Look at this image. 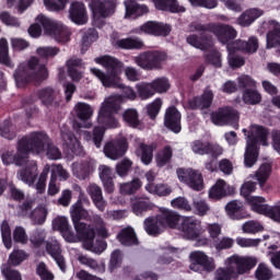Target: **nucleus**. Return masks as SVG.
<instances>
[{"label": "nucleus", "mask_w": 280, "mask_h": 280, "mask_svg": "<svg viewBox=\"0 0 280 280\" xmlns=\"http://www.w3.org/2000/svg\"><path fill=\"white\" fill-rule=\"evenodd\" d=\"M51 23H52V20L47 18L46 15L44 14L37 15L35 19V23L32 24L28 28L30 36H32V38H38V36L43 34V27L46 34H48L49 36V33L51 31Z\"/></svg>", "instance_id": "22"}, {"label": "nucleus", "mask_w": 280, "mask_h": 280, "mask_svg": "<svg viewBox=\"0 0 280 280\" xmlns=\"http://www.w3.org/2000/svg\"><path fill=\"white\" fill-rule=\"evenodd\" d=\"M49 36L55 38L57 43H69L71 33L67 27L62 26V23L52 20Z\"/></svg>", "instance_id": "31"}, {"label": "nucleus", "mask_w": 280, "mask_h": 280, "mask_svg": "<svg viewBox=\"0 0 280 280\" xmlns=\"http://www.w3.org/2000/svg\"><path fill=\"white\" fill-rule=\"evenodd\" d=\"M260 16H264V10L258 8L248 9L238 16L237 25H241V27H248Z\"/></svg>", "instance_id": "30"}, {"label": "nucleus", "mask_w": 280, "mask_h": 280, "mask_svg": "<svg viewBox=\"0 0 280 280\" xmlns=\"http://www.w3.org/2000/svg\"><path fill=\"white\" fill-rule=\"evenodd\" d=\"M190 270L198 272V266H201L203 270H213L215 265L213 258L207 256L203 252H192L190 254Z\"/></svg>", "instance_id": "21"}, {"label": "nucleus", "mask_w": 280, "mask_h": 280, "mask_svg": "<svg viewBox=\"0 0 280 280\" xmlns=\"http://www.w3.org/2000/svg\"><path fill=\"white\" fill-rule=\"evenodd\" d=\"M121 110V97L120 96H109L106 98L98 110L97 124L93 129V135L91 132L84 131L83 138L85 141H93L96 148H102V141H104V133L108 128H119V120L113 117L115 113Z\"/></svg>", "instance_id": "3"}, {"label": "nucleus", "mask_w": 280, "mask_h": 280, "mask_svg": "<svg viewBox=\"0 0 280 280\" xmlns=\"http://www.w3.org/2000/svg\"><path fill=\"white\" fill-rule=\"evenodd\" d=\"M117 237L124 246H132L138 243L137 234L132 228L124 229Z\"/></svg>", "instance_id": "42"}, {"label": "nucleus", "mask_w": 280, "mask_h": 280, "mask_svg": "<svg viewBox=\"0 0 280 280\" xmlns=\"http://www.w3.org/2000/svg\"><path fill=\"white\" fill-rule=\"evenodd\" d=\"M206 231L210 237V240H218L219 236L222 235V224L220 223H208L206 226Z\"/></svg>", "instance_id": "64"}, {"label": "nucleus", "mask_w": 280, "mask_h": 280, "mask_svg": "<svg viewBox=\"0 0 280 280\" xmlns=\"http://www.w3.org/2000/svg\"><path fill=\"white\" fill-rule=\"evenodd\" d=\"M19 69H30L31 71H47V65L40 62L38 57H31L27 61L20 63Z\"/></svg>", "instance_id": "43"}, {"label": "nucleus", "mask_w": 280, "mask_h": 280, "mask_svg": "<svg viewBox=\"0 0 280 280\" xmlns=\"http://www.w3.org/2000/svg\"><path fill=\"white\" fill-rule=\"evenodd\" d=\"M125 124H128L131 128H139L141 120L139 119V112L135 108H129L122 114Z\"/></svg>", "instance_id": "47"}, {"label": "nucleus", "mask_w": 280, "mask_h": 280, "mask_svg": "<svg viewBox=\"0 0 280 280\" xmlns=\"http://www.w3.org/2000/svg\"><path fill=\"white\" fill-rule=\"evenodd\" d=\"M190 148L194 154H199L200 156H205V154H209V142H202L200 140H196L191 142Z\"/></svg>", "instance_id": "62"}, {"label": "nucleus", "mask_w": 280, "mask_h": 280, "mask_svg": "<svg viewBox=\"0 0 280 280\" xmlns=\"http://www.w3.org/2000/svg\"><path fill=\"white\" fill-rule=\"evenodd\" d=\"M191 207L192 213H195V215H199L200 218H203V215H207V213L211 211V207L203 199H194Z\"/></svg>", "instance_id": "50"}, {"label": "nucleus", "mask_w": 280, "mask_h": 280, "mask_svg": "<svg viewBox=\"0 0 280 280\" xmlns=\"http://www.w3.org/2000/svg\"><path fill=\"white\" fill-rule=\"evenodd\" d=\"M225 212L231 220H244L248 214L244 213V203L240 200H232L226 203Z\"/></svg>", "instance_id": "32"}, {"label": "nucleus", "mask_w": 280, "mask_h": 280, "mask_svg": "<svg viewBox=\"0 0 280 280\" xmlns=\"http://www.w3.org/2000/svg\"><path fill=\"white\" fill-rule=\"evenodd\" d=\"M121 49H143V42L140 38H124L117 42Z\"/></svg>", "instance_id": "53"}, {"label": "nucleus", "mask_w": 280, "mask_h": 280, "mask_svg": "<svg viewBox=\"0 0 280 280\" xmlns=\"http://www.w3.org/2000/svg\"><path fill=\"white\" fill-rule=\"evenodd\" d=\"M172 32V27L160 22H147L136 30L137 34H151L152 36H167Z\"/></svg>", "instance_id": "18"}, {"label": "nucleus", "mask_w": 280, "mask_h": 280, "mask_svg": "<svg viewBox=\"0 0 280 280\" xmlns=\"http://www.w3.org/2000/svg\"><path fill=\"white\" fill-rule=\"evenodd\" d=\"M74 110L77 113V117L81 119V121H89L91 117H93V107L86 103H77L74 106Z\"/></svg>", "instance_id": "45"}, {"label": "nucleus", "mask_w": 280, "mask_h": 280, "mask_svg": "<svg viewBox=\"0 0 280 280\" xmlns=\"http://www.w3.org/2000/svg\"><path fill=\"white\" fill-rule=\"evenodd\" d=\"M69 0H44V5L49 12H62Z\"/></svg>", "instance_id": "54"}, {"label": "nucleus", "mask_w": 280, "mask_h": 280, "mask_svg": "<svg viewBox=\"0 0 280 280\" xmlns=\"http://www.w3.org/2000/svg\"><path fill=\"white\" fill-rule=\"evenodd\" d=\"M90 8L94 19H108L117 10V0H92Z\"/></svg>", "instance_id": "14"}, {"label": "nucleus", "mask_w": 280, "mask_h": 280, "mask_svg": "<svg viewBox=\"0 0 280 280\" xmlns=\"http://www.w3.org/2000/svg\"><path fill=\"white\" fill-rule=\"evenodd\" d=\"M95 78H98V80L102 82L104 86H117L118 89H122V96L115 95L114 97H120L121 103L124 100H136L137 98V92L132 90L130 86H124V84L119 83V75L115 72L110 71H93L92 72Z\"/></svg>", "instance_id": "8"}, {"label": "nucleus", "mask_w": 280, "mask_h": 280, "mask_svg": "<svg viewBox=\"0 0 280 280\" xmlns=\"http://www.w3.org/2000/svg\"><path fill=\"white\" fill-rule=\"evenodd\" d=\"M155 219L144 220V230L149 235H159L165 229H176L185 240H198L202 235V221L194 217H180L178 212L161 208Z\"/></svg>", "instance_id": "1"}, {"label": "nucleus", "mask_w": 280, "mask_h": 280, "mask_svg": "<svg viewBox=\"0 0 280 280\" xmlns=\"http://www.w3.org/2000/svg\"><path fill=\"white\" fill-rule=\"evenodd\" d=\"M69 19L75 25H86L89 23V13L84 3L80 1L72 2L69 8Z\"/></svg>", "instance_id": "17"}, {"label": "nucleus", "mask_w": 280, "mask_h": 280, "mask_svg": "<svg viewBox=\"0 0 280 280\" xmlns=\"http://www.w3.org/2000/svg\"><path fill=\"white\" fill-rule=\"evenodd\" d=\"M257 257L232 255L225 259V268L215 272L217 280L237 279L242 275H248L257 266Z\"/></svg>", "instance_id": "6"}, {"label": "nucleus", "mask_w": 280, "mask_h": 280, "mask_svg": "<svg viewBox=\"0 0 280 280\" xmlns=\"http://www.w3.org/2000/svg\"><path fill=\"white\" fill-rule=\"evenodd\" d=\"M272 172V167L270 163H264L256 171L254 178L257 180L259 187L264 189L266 187V183H268V178H270V174Z\"/></svg>", "instance_id": "39"}, {"label": "nucleus", "mask_w": 280, "mask_h": 280, "mask_svg": "<svg viewBox=\"0 0 280 280\" xmlns=\"http://www.w3.org/2000/svg\"><path fill=\"white\" fill-rule=\"evenodd\" d=\"M173 209H179V211L191 212L192 207L189 200L185 197H177L171 201Z\"/></svg>", "instance_id": "58"}, {"label": "nucleus", "mask_w": 280, "mask_h": 280, "mask_svg": "<svg viewBox=\"0 0 280 280\" xmlns=\"http://www.w3.org/2000/svg\"><path fill=\"white\" fill-rule=\"evenodd\" d=\"M98 174L105 191H107V194H113V191H115V185L113 184L115 175L113 174V170L109 166L101 165L98 167Z\"/></svg>", "instance_id": "34"}, {"label": "nucleus", "mask_w": 280, "mask_h": 280, "mask_svg": "<svg viewBox=\"0 0 280 280\" xmlns=\"http://www.w3.org/2000/svg\"><path fill=\"white\" fill-rule=\"evenodd\" d=\"M144 188L149 194H153L154 196L163 197L172 194V187L167 184H158L155 186L145 185Z\"/></svg>", "instance_id": "51"}, {"label": "nucleus", "mask_w": 280, "mask_h": 280, "mask_svg": "<svg viewBox=\"0 0 280 280\" xmlns=\"http://www.w3.org/2000/svg\"><path fill=\"white\" fill-rule=\"evenodd\" d=\"M93 223H94V229L101 237H109L108 229L106 228V223H104V219L100 215H94L93 217Z\"/></svg>", "instance_id": "57"}, {"label": "nucleus", "mask_w": 280, "mask_h": 280, "mask_svg": "<svg viewBox=\"0 0 280 280\" xmlns=\"http://www.w3.org/2000/svg\"><path fill=\"white\" fill-rule=\"evenodd\" d=\"M213 102V92L211 90H206L200 97H195L189 101L190 108H199L200 110H205V108H209L211 103Z\"/></svg>", "instance_id": "35"}, {"label": "nucleus", "mask_w": 280, "mask_h": 280, "mask_svg": "<svg viewBox=\"0 0 280 280\" xmlns=\"http://www.w3.org/2000/svg\"><path fill=\"white\" fill-rule=\"evenodd\" d=\"M30 152H32L30 144V135L22 138L18 143L16 153L12 151H7L2 153L1 160L4 165H18V167H23L18 172L19 180L32 187L34 185L36 177L38 176V166L35 161H30Z\"/></svg>", "instance_id": "2"}, {"label": "nucleus", "mask_w": 280, "mask_h": 280, "mask_svg": "<svg viewBox=\"0 0 280 280\" xmlns=\"http://www.w3.org/2000/svg\"><path fill=\"white\" fill-rule=\"evenodd\" d=\"M1 235L5 248L10 250L12 248V230H10V224L5 221L1 224Z\"/></svg>", "instance_id": "59"}, {"label": "nucleus", "mask_w": 280, "mask_h": 280, "mask_svg": "<svg viewBox=\"0 0 280 280\" xmlns=\"http://www.w3.org/2000/svg\"><path fill=\"white\" fill-rule=\"evenodd\" d=\"M167 91H170V81L165 78L138 85V93L142 100H150L155 93H167Z\"/></svg>", "instance_id": "11"}, {"label": "nucleus", "mask_w": 280, "mask_h": 280, "mask_svg": "<svg viewBox=\"0 0 280 280\" xmlns=\"http://www.w3.org/2000/svg\"><path fill=\"white\" fill-rule=\"evenodd\" d=\"M269 32L267 34V49H272V47L280 48V24L279 22L272 20L269 21Z\"/></svg>", "instance_id": "33"}, {"label": "nucleus", "mask_w": 280, "mask_h": 280, "mask_svg": "<svg viewBox=\"0 0 280 280\" xmlns=\"http://www.w3.org/2000/svg\"><path fill=\"white\" fill-rule=\"evenodd\" d=\"M70 215L74 229L81 237L83 248L90 250V253L102 255L108 245L105 241H95V231L89 225L80 222V220H91V213L82 207V201H78L70 208Z\"/></svg>", "instance_id": "4"}, {"label": "nucleus", "mask_w": 280, "mask_h": 280, "mask_svg": "<svg viewBox=\"0 0 280 280\" xmlns=\"http://www.w3.org/2000/svg\"><path fill=\"white\" fill-rule=\"evenodd\" d=\"M88 192L91 196L95 207L98 211H104L106 208V201H104V197L102 196V188L95 184H91L88 187Z\"/></svg>", "instance_id": "36"}, {"label": "nucleus", "mask_w": 280, "mask_h": 280, "mask_svg": "<svg viewBox=\"0 0 280 280\" xmlns=\"http://www.w3.org/2000/svg\"><path fill=\"white\" fill-rule=\"evenodd\" d=\"M47 253L55 259L57 266L60 268L61 272L67 270L65 265V257H62V249L60 248V243L56 238H50L46 242Z\"/></svg>", "instance_id": "23"}, {"label": "nucleus", "mask_w": 280, "mask_h": 280, "mask_svg": "<svg viewBox=\"0 0 280 280\" xmlns=\"http://www.w3.org/2000/svg\"><path fill=\"white\" fill-rule=\"evenodd\" d=\"M243 233L247 235H255L256 233H261L264 231V225L258 221H247L242 225Z\"/></svg>", "instance_id": "55"}, {"label": "nucleus", "mask_w": 280, "mask_h": 280, "mask_svg": "<svg viewBox=\"0 0 280 280\" xmlns=\"http://www.w3.org/2000/svg\"><path fill=\"white\" fill-rule=\"evenodd\" d=\"M93 172V165L89 163H73L72 164V174L77 176L80 180L89 177V174Z\"/></svg>", "instance_id": "41"}, {"label": "nucleus", "mask_w": 280, "mask_h": 280, "mask_svg": "<svg viewBox=\"0 0 280 280\" xmlns=\"http://www.w3.org/2000/svg\"><path fill=\"white\" fill-rule=\"evenodd\" d=\"M125 3V19H139L150 12V9L145 4H139L135 1L127 0Z\"/></svg>", "instance_id": "28"}, {"label": "nucleus", "mask_w": 280, "mask_h": 280, "mask_svg": "<svg viewBox=\"0 0 280 280\" xmlns=\"http://www.w3.org/2000/svg\"><path fill=\"white\" fill-rule=\"evenodd\" d=\"M179 183L187 185L194 191H202L205 189V178L202 173L194 168H178L176 171Z\"/></svg>", "instance_id": "9"}, {"label": "nucleus", "mask_w": 280, "mask_h": 280, "mask_svg": "<svg viewBox=\"0 0 280 280\" xmlns=\"http://www.w3.org/2000/svg\"><path fill=\"white\" fill-rule=\"evenodd\" d=\"M47 219V209L45 207L36 208L31 213V220L33 224H44Z\"/></svg>", "instance_id": "61"}, {"label": "nucleus", "mask_w": 280, "mask_h": 280, "mask_svg": "<svg viewBox=\"0 0 280 280\" xmlns=\"http://www.w3.org/2000/svg\"><path fill=\"white\" fill-rule=\"evenodd\" d=\"M212 34L223 44L237 37V31L231 25L213 24Z\"/></svg>", "instance_id": "27"}, {"label": "nucleus", "mask_w": 280, "mask_h": 280, "mask_svg": "<svg viewBox=\"0 0 280 280\" xmlns=\"http://www.w3.org/2000/svg\"><path fill=\"white\" fill-rule=\"evenodd\" d=\"M165 60H167V55L159 51H149L136 57V63L141 69H161Z\"/></svg>", "instance_id": "12"}, {"label": "nucleus", "mask_w": 280, "mask_h": 280, "mask_svg": "<svg viewBox=\"0 0 280 280\" xmlns=\"http://www.w3.org/2000/svg\"><path fill=\"white\" fill-rule=\"evenodd\" d=\"M255 189H257V184L255 182H250V180L245 182L241 186V196H243V198H245V200L249 205L250 209H253V203L250 202V200H253V198H264V197L250 196V194H253V191H255Z\"/></svg>", "instance_id": "46"}, {"label": "nucleus", "mask_w": 280, "mask_h": 280, "mask_svg": "<svg viewBox=\"0 0 280 280\" xmlns=\"http://www.w3.org/2000/svg\"><path fill=\"white\" fill-rule=\"evenodd\" d=\"M265 198H252V211L259 213L260 215H266L273 220V222H280V205L268 206Z\"/></svg>", "instance_id": "13"}, {"label": "nucleus", "mask_w": 280, "mask_h": 280, "mask_svg": "<svg viewBox=\"0 0 280 280\" xmlns=\"http://www.w3.org/2000/svg\"><path fill=\"white\" fill-rule=\"evenodd\" d=\"M52 229L54 231H60L66 242H70L71 244L82 242V236L78 233L73 234V232H71V226H69V219H67V217H57L52 221Z\"/></svg>", "instance_id": "16"}, {"label": "nucleus", "mask_w": 280, "mask_h": 280, "mask_svg": "<svg viewBox=\"0 0 280 280\" xmlns=\"http://www.w3.org/2000/svg\"><path fill=\"white\" fill-rule=\"evenodd\" d=\"M158 10H170V12H185V7H180L176 0H152Z\"/></svg>", "instance_id": "40"}, {"label": "nucleus", "mask_w": 280, "mask_h": 280, "mask_svg": "<svg viewBox=\"0 0 280 280\" xmlns=\"http://www.w3.org/2000/svg\"><path fill=\"white\" fill-rule=\"evenodd\" d=\"M154 209V203L148 198H136L132 200V212L135 215H143L148 211Z\"/></svg>", "instance_id": "38"}, {"label": "nucleus", "mask_w": 280, "mask_h": 280, "mask_svg": "<svg viewBox=\"0 0 280 280\" xmlns=\"http://www.w3.org/2000/svg\"><path fill=\"white\" fill-rule=\"evenodd\" d=\"M142 185L143 183H141V179L135 178L131 183L120 185V194H135V191L141 189Z\"/></svg>", "instance_id": "56"}, {"label": "nucleus", "mask_w": 280, "mask_h": 280, "mask_svg": "<svg viewBox=\"0 0 280 280\" xmlns=\"http://www.w3.org/2000/svg\"><path fill=\"white\" fill-rule=\"evenodd\" d=\"M164 126L172 130V132L178 133L182 130L180 126V112L176 107H168L164 117Z\"/></svg>", "instance_id": "25"}, {"label": "nucleus", "mask_w": 280, "mask_h": 280, "mask_svg": "<svg viewBox=\"0 0 280 280\" xmlns=\"http://www.w3.org/2000/svg\"><path fill=\"white\" fill-rule=\"evenodd\" d=\"M155 150L156 145L154 144H145L143 142H138V147L136 148V154L137 156H139L143 165H150V163H152V160L154 159Z\"/></svg>", "instance_id": "29"}, {"label": "nucleus", "mask_w": 280, "mask_h": 280, "mask_svg": "<svg viewBox=\"0 0 280 280\" xmlns=\"http://www.w3.org/2000/svg\"><path fill=\"white\" fill-rule=\"evenodd\" d=\"M211 120L214 126H232L235 130L240 128V113L231 107L212 113Z\"/></svg>", "instance_id": "10"}, {"label": "nucleus", "mask_w": 280, "mask_h": 280, "mask_svg": "<svg viewBox=\"0 0 280 280\" xmlns=\"http://www.w3.org/2000/svg\"><path fill=\"white\" fill-rule=\"evenodd\" d=\"M255 277L257 280H270L272 279V270L266 264H259Z\"/></svg>", "instance_id": "60"}, {"label": "nucleus", "mask_w": 280, "mask_h": 280, "mask_svg": "<svg viewBox=\"0 0 280 280\" xmlns=\"http://www.w3.org/2000/svg\"><path fill=\"white\" fill-rule=\"evenodd\" d=\"M188 45L195 47V49H209L211 47V40L205 39L202 37H198V35L191 34L186 38Z\"/></svg>", "instance_id": "49"}, {"label": "nucleus", "mask_w": 280, "mask_h": 280, "mask_svg": "<svg viewBox=\"0 0 280 280\" xmlns=\"http://www.w3.org/2000/svg\"><path fill=\"white\" fill-rule=\"evenodd\" d=\"M62 145L68 152L72 154H82V144L73 133L67 129L61 130Z\"/></svg>", "instance_id": "26"}, {"label": "nucleus", "mask_w": 280, "mask_h": 280, "mask_svg": "<svg viewBox=\"0 0 280 280\" xmlns=\"http://www.w3.org/2000/svg\"><path fill=\"white\" fill-rule=\"evenodd\" d=\"M242 132L246 140L244 165L253 167L259 156V145H268V130L259 125H250L248 129H242Z\"/></svg>", "instance_id": "5"}, {"label": "nucleus", "mask_w": 280, "mask_h": 280, "mask_svg": "<svg viewBox=\"0 0 280 280\" xmlns=\"http://www.w3.org/2000/svg\"><path fill=\"white\" fill-rule=\"evenodd\" d=\"M259 49L257 37H250L248 42L236 40L228 44V51H245V54H255Z\"/></svg>", "instance_id": "24"}, {"label": "nucleus", "mask_w": 280, "mask_h": 280, "mask_svg": "<svg viewBox=\"0 0 280 280\" xmlns=\"http://www.w3.org/2000/svg\"><path fill=\"white\" fill-rule=\"evenodd\" d=\"M0 65H4L5 67H9L12 69L14 67V63H12V60L10 59V50L8 48V39L1 38L0 39Z\"/></svg>", "instance_id": "48"}, {"label": "nucleus", "mask_w": 280, "mask_h": 280, "mask_svg": "<svg viewBox=\"0 0 280 280\" xmlns=\"http://www.w3.org/2000/svg\"><path fill=\"white\" fill-rule=\"evenodd\" d=\"M173 151L171 147H165L155 154V165L158 167H165L172 161Z\"/></svg>", "instance_id": "44"}, {"label": "nucleus", "mask_w": 280, "mask_h": 280, "mask_svg": "<svg viewBox=\"0 0 280 280\" xmlns=\"http://www.w3.org/2000/svg\"><path fill=\"white\" fill-rule=\"evenodd\" d=\"M96 65H101L104 69H108L110 71H119L124 69V63L117 60L115 57L110 56H102L94 59Z\"/></svg>", "instance_id": "37"}, {"label": "nucleus", "mask_w": 280, "mask_h": 280, "mask_svg": "<svg viewBox=\"0 0 280 280\" xmlns=\"http://www.w3.org/2000/svg\"><path fill=\"white\" fill-rule=\"evenodd\" d=\"M243 102L250 106H255V104L261 102V94L255 89H245L243 92Z\"/></svg>", "instance_id": "52"}, {"label": "nucleus", "mask_w": 280, "mask_h": 280, "mask_svg": "<svg viewBox=\"0 0 280 280\" xmlns=\"http://www.w3.org/2000/svg\"><path fill=\"white\" fill-rule=\"evenodd\" d=\"M47 72L45 71H16L13 74V78L15 80L16 86L21 89L24 84H27V82H43V80H47Z\"/></svg>", "instance_id": "19"}, {"label": "nucleus", "mask_w": 280, "mask_h": 280, "mask_svg": "<svg viewBox=\"0 0 280 280\" xmlns=\"http://www.w3.org/2000/svg\"><path fill=\"white\" fill-rule=\"evenodd\" d=\"M39 97L43 102V104L49 105L50 102L54 101L55 97H58V91L51 89V88H46L39 92Z\"/></svg>", "instance_id": "63"}, {"label": "nucleus", "mask_w": 280, "mask_h": 280, "mask_svg": "<svg viewBox=\"0 0 280 280\" xmlns=\"http://www.w3.org/2000/svg\"><path fill=\"white\" fill-rule=\"evenodd\" d=\"M128 150V141L126 138H119L117 140H112L105 143L103 152L107 159L110 161H117L126 154Z\"/></svg>", "instance_id": "15"}, {"label": "nucleus", "mask_w": 280, "mask_h": 280, "mask_svg": "<svg viewBox=\"0 0 280 280\" xmlns=\"http://www.w3.org/2000/svg\"><path fill=\"white\" fill-rule=\"evenodd\" d=\"M232 194H235V187L224 179H218L209 190V198L211 200H221V198H226V196H232Z\"/></svg>", "instance_id": "20"}, {"label": "nucleus", "mask_w": 280, "mask_h": 280, "mask_svg": "<svg viewBox=\"0 0 280 280\" xmlns=\"http://www.w3.org/2000/svg\"><path fill=\"white\" fill-rule=\"evenodd\" d=\"M28 141L32 154H38L39 156L46 155L50 161L62 159V152L51 143V139L47 133L43 131L32 132L28 135Z\"/></svg>", "instance_id": "7"}]
</instances>
